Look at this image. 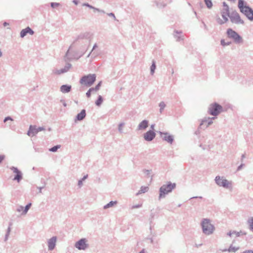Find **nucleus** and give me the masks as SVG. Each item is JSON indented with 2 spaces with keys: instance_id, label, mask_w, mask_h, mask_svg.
<instances>
[{
  "instance_id": "1",
  "label": "nucleus",
  "mask_w": 253,
  "mask_h": 253,
  "mask_svg": "<svg viewBox=\"0 0 253 253\" xmlns=\"http://www.w3.org/2000/svg\"><path fill=\"white\" fill-rule=\"evenodd\" d=\"M238 7L240 12L251 21H253V9L244 0H238Z\"/></svg>"
},
{
  "instance_id": "2",
  "label": "nucleus",
  "mask_w": 253,
  "mask_h": 253,
  "mask_svg": "<svg viewBox=\"0 0 253 253\" xmlns=\"http://www.w3.org/2000/svg\"><path fill=\"white\" fill-rule=\"evenodd\" d=\"M175 183L168 181L166 184H163L159 189V199L165 197L166 195L171 193L176 188Z\"/></svg>"
},
{
  "instance_id": "3",
  "label": "nucleus",
  "mask_w": 253,
  "mask_h": 253,
  "mask_svg": "<svg viewBox=\"0 0 253 253\" xmlns=\"http://www.w3.org/2000/svg\"><path fill=\"white\" fill-rule=\"evenodd\" d=\"M203 232L206 235L211 234L214 230V226L211 224L210 220L208 218H204L201 222Z\"/></svg>"
},
{
  "instance_id": "4",
  "label": "nucleus",
  "mask_w": 253,
  "mask_h": 253,
  "mask_svg": "<svg viewBox=\"0 0 253 253\" xmlns=\"http://www.w3.org/2000/svg\"><path fill=\"white\" fill-rule=\"evenodd\" d=\"M227 36L229 39H232L236 44H240L243 42L242 37L235 31L231 28H228L226 31Z\"/></svg>"
},
{
  "instance_id": "5",
  "label": "nucleus",
  "mask_w": 253,
  "mask_h": 253,
  "mask_svg": "<svg viewBox=\"0 0 253 253\" xmlns=\"http://www.w3.org/2000/svg\"><path fill=\"white\" fill-rule=\"evenodd\" d=\"M96 76L95 74H88L83 76L80 80V83L87 87L91 86L96 81Z\"/></svg>"
},
{
  "instance_id": "6",
  "label": "nucleus",
  "mask_w": 253,
  "mask_h": 253,
  "mask_svg": "<svg viewBox=\"0 0 253 253\" xmlns=\"http://www.w3.org/2000/svg\"><path fill=\"white\" fill-rule=\"evenodd\" d=\"M222 111V106L216 102H214L210 105L208 112L211 116H216L218 115Z\"/></svg>"
},
{
  "instance_id": "7",
  "label": "nucleus",
  "mask_w": 253,
  "mask_h": 253,
  "mask_svg": "<svg viewBox=\"0 0 253 253\" xmlns=\"http://www.w3.org/2000/svg\"><path fill=\"white\" fill-rule=\"evenodd\" d=\"M230 21L236 24H244V21L240 17V14L236 10L233 11L229 16Z\"/></svg>"
},
{
  "instance_id": "8",
  "label": "nucleus",
  "mask_w": 253,
  "mask_h": 253,
  "mask_svg": "<svg viewBox=\"0 0 253 253\" xmlns=\"http://www.w3.org/2000/svg\"><path fill=\"white\" fill-rule=\"evenodd\" d=\"M44 130H45V128L43 126L37 127L36 126L30 125L27 134L28 136L32 137L39 132Z\"/></svg>"
},
{
  "instance_id": "9",
  "label": "nucleus",
  "mask_w": 253,
  "mask_h": 253,
  "mask_svg": "<svg viewBox=\"0 0 253 253\" xmlns=\"http://www.w3.org/2000/svg\"><path fill=\"white\" fill-rule=\"evenodd\" d=\"M215 183L219 186H221L225 188H228L229 187L230 183L226 179H222L220 176H216L215 178Z\"/></svg>"
},
{
  "instance_id": "10",
  "label": "nucleus",
  "mask_w": 253,
  "mask_h": 253,
  "mask_svg": "<svg viewBox=\"0 0 253 253\" xmlns=\"http://www.w3.org/2000/svg\"><path fill=\"white\" fill-rule=\"evenodd\" d=\"M10 169L12 170L14 173H15L13 180L17 181V182H19L23 178V174L22 172L18 169L17 167L13 166L10 167Z\"/></svg>"
},
{
  "instance_id": "11",
  "label": "nucleus",
  "mask_w": 253,
  "mask_h": 253,
  "mask_svg": "<svg viewBox=\"0 0 253 253\" xmlns=\"http://www.w3.org/2000/svg\"><path fill=\"white\" fill-rule=\"evenodd\" d=\"M86 242V239L82 238L76 243L75 246L79 250H84L88 246Z\"/></svg>"
},
{
  "instance_id": "12",
  "label": "nucleus",
  "mask_w": 253,
  "mask_h": 253,
  "mask_svg": "<svg viewBox=\"0 0 253 253\" xmlns=\"http://www.w3.org/2000/svg\"><path fill=\"white\" fill-rule=\"evenodd\" d=\"M159 132L163 140L166 141L170 144H172L173 142L174 138L172 135L169 134L167 132L159 131Z\"/></svg>"
},
{
  "instance_id": "13",
  "label": "nucleus",
  "mask_w": 253,
  "mask_h": 253,
  "mask_svg": "<svg viewBox=\"0 0 253 253\" xmlns=\"http://www.w3.org/2000/svg\"><path fill=\"white\" fill-rule=\"evenodd\" d=\"M156 133L154 130H149L143 134V137L145 140L150 142L152 141L156 137Z\"/></svg>"
},
{
  "instance_id": "14",
  "label": "nucleus",
  "mask_w": 253,
  "mask_h": 253,
  "mask_svg": "<svg viewBox=\"0 0 253 253\" xmlns=\"http://www.w3.org/2000/svg\"><path fill=\"white\" fill-rule=\"evenodd\" d=\"M57 238L53 236L48 241V247L49 251H52L55 247Z\"/></svg>"
},
{
  "instance_id": "15",
  "label": "nucleus",
  "mask_w": 253,
  "mask_h": 253,
  "mask_svg": "<svg viewBox=\"0 0 253 253\" xmlns=\"http://www.w3.org/2000/svg\"><path fill=\"white\" fill-rule=\"evenodd\" d=\"M27 34L33 35L34 34V32L30 27H27L21 30L20 32V37L23 38L26 36Z\"/></svg>"
},
{
  "instance_id": "16",
  "label": "nucleus",
  "mask_w": 253,
  "mask_h": 253,
  "mask_svg": "<svg viewBox=\"0 0 253 253\" xmlns=\"http://www.w3.org/2000/svg\"><path fill=\"white\" fill-rule=\"evenodd\" d=\"M86 115V110L85 109H83L81 110L80 113H78L75 119V121H83Z\"/></svg>"
},
{
  "instance_id": "17",
  "label": "nucleus",
  "mask_w": 253,
  "mask_h": 253,
  "mask_svg": "<svg viewBox=\"0 0 253 253\" xmlns=\"http://www.w3.org/2000/svg\"><path fill=\"white\" fill-rule=\"evenodd\" d=\"M215 117H212L211 118H208V119H205L202 120L201 122L200 126H204L205 124L206 125V128L209 126L210 125L212 124V120L214 119Z\"/></svg>"
},
{
  "instance_id": "18",
  "label": "nucleus",
  "mask_w": 253,
  "mask_h": 253,
  "mask_svg": "<svg viewBox=\"0 0 253 253\" xmlns=\"http://www.w3.org/2000/svg\"><path fill=\"white\" fill-rule=\"evenodd\" d=\"M148 121L144 120L139 123L137 128L138 130H144L148 126Z\"/></svg>"
},
{
  "instance_id": "19",
  "label": "nucleus",
  "mask_w": 253,
  "mask_h": 253,
  "mask_svg": "<svg viewBox=\"0 0 253 253\" xmlns=\"http://www.w3.org/2000/svg\"><path fill=\"white\" fill-rule=\"evenodd\" d=\"M60 91L63 93H68L72 89V86L69 84H63L60 86Z\"/></svg>"
},
{
  "instance_id": "20",
  "label": "nucleus",
  "mask_w": 253,
  "mask_h": 253,
  "mask_svg": "<svg viewBox=\"0 0 253 253\" xmlns=\"http://www.w3.org/2000/svg\"><path fill=\"white\" fill-rule=\"evenodd\" d=\"M182 33V31H178L176 30L174 31L173 37L176 39V42H180L183 40V37L177 35V34H181Z\"/></svg>"
},
{
  "instance_id": "21",
  "label": "nucleus",
  "mask_w": 253,
  "mask_h": 253,
  "mask_svg": "<svg viewBox=\"0 0 253 253\" xmlns=\"http://www.w3.org/2000/svg\"><path fill=\"white\" fill-rule=\"evenodd\" d=\"M71 48V45L69 47L68 50H67V51L66 52V54H65V57H67L68 59H75L76 60H78L80 57H81L84 54V52H83L82 54H81L80 55H79V56L78 57H75V56H72L71 57H69V53H70V52H69V50L70 49V48Z\"/></svg>"
},
{
  "instance_id": "22",
  "label": "nucleus",
  "mask_w": 253,
  "mask_h": 253,
  "mask_svg": "<svg viewBox=\"0 0 253 253\" xmlns=\"http://www.w3.org/2000/svg\"><path fill=\"white\" fill-rule=\"evenodd\" d=\"M239 249V247H233L232 245H231L229 247V248L228 249H224L222 250L223 252H233L235 253Z\"/></svg>"
},
{
  "instance_id": "23",
  "label": "nucleus",
  "mask_w": 253,
  "mask_h": 253,
  "mask_svg": "<svg viewBox=\"0 0 253 253\" xmlns=\"http://www.w3.org/2000/svg\"><path fill=\"white\" fill-rule=\"evenodd\" d=\"M103 101V97L101 95H98L97 99L95 101V104L97 106L99 107L102 104Z\"/></svg>"
},
{
  "instance_id": "24",
  "label": "nucleus",
  "mask_w": 253,
  "mask_h": 253,
  "mask_svg": "<svg viewBox=\"0 0 253 253\" xmlns=\"http://www.w3.org/2000/svg\"><path fill=\"white\" fill-rule=\"evenodd\" d=\"M71 67H72L71 64H70L69 63H67L66 64L64 67L63 68L61 69V72H63V73H65L68 72L69 71V70L70 69V68H71Z\"/></svg>"
},
{
  "instance_id": "25",
  "label": "nucleus",
  "mask_w": 253,
  "mask_h": 253,
  "mask_svg": "<svg viewBox=\"0 0 253 253\" xmlns=\"http://www.w3.org/2000/svg\"><path fill=\"white\" fill-rule=\"evenodd\" d=\"M148 189L149 187L148 186H141L136 195H138L142 193H145L148 191Z\"/></svg>"
},
{
  "instance_id": "26",
  "label": "nucleus",
  "mask_w": 253,
  "mask_h": 253,
  "mask_svg": "<svg viewBox=\"0 0 253 253\" xmlns=\"http://www.w3.org/2000/svg\"><path fill=\"white\" fill-rule=\"evenodd\" d=\"M156 68V62L153 60L152 65L150 67V74L153 75L155 72V70Z\"/></svg>"
},
{
  "instance_id": "27",
  "label": "nucleus",
  "mask_w": 253,
  "mask_h": 253,
  "mask_svg": "<svg viewBox=\"0 0 253 253\" xmlns=\"http://www.w3.org/2000/svg\"><path fill=\"white\" fill-rule=\"evenodd\" d=\"M31 206H32L31 203H29L28 204H27L23 211L22 214L23 215V214H26L27 213L28 211H29V210L30 209V208H31Z\"/></svg>"
},
{
  "instance_id": "28",
  "label": "nucleus",
  "mask_w": 253,
  "mask_h": 253,
  "mask_svg": "<svg viewBox=\"0 0 253 253\" xmlns=\"http://www.w3.org/2000/svg\"><path fill=\"white\" fill-rule=\"evenodd\" d=\"M116 204H117V201H111L109 203H108L107 204L105 205L104 206L103 208H104V209H107L109 208L110 207H112L114 205H115Z\"/></svg>"
},
{
  "instance_id": "29",
  "label": "nucleus",
  "mask_w": 253,
  "mask_h": 253,
  "mask_svg": "<svg viewBox=\"0 0 253 253\" xmlns=\"http://www.w3.org/2000/svg\"><path fill=\"white\" fill-rule=\"evenodd\" d=\"M204 2L208 9H211L212 8L213 4L211 0H205Z\"/></svg>"
},
{
  "instance_id": "30",
  "label": "nucleus",
  "mask_w": 253,
  "mask_h": 253,
  "mask_svg": "<svg viewBox=\"0 0 253 253\" xmlns=\"http://www.w3.org/2000/svg\"><path fill=\"white\" fill-rule=\"evenodd\" d=\"M102 82L100 81L94 87H91V89H92V90L93 91H97L100 88V86L102 85Z\"/></svg>"
},
{
  "instance_id": "31",
  "label": "nucleus",
  "mask_w": 253,
  "mask_h": 253,
  "mask_svg": "<svg viewBox=\"0 0 253 253\" xmlns=\"http://www.w3.org/2000/svg\"><path fill=\"white\" fill-rule=\"evenodd\" d=\"M248 222L249 225V229L253 232V217L249 218Z\"/></svg>"
},
{
  "instance_id": "32",
  "label": "nucleus",
  "mask_w": 253,
  "mask_h": 253,
  "mask_svg": "<svg viewBox=\"0 0 253 253\" xmlns=\"http://www.w3.org/2000/svg\"><path fill=\"white\" fill-rule=\"evenodd\" d=\"M166 106V105L164 101H161L159 104V106L160 107V112L161 113H162V112H163L164 109L165 108Z\"/></svg>"
},
{
  "instance_id": "33",
  "label": "nucleus",
  "mask_w": 253,
  "mask_h": 253,
  "mask_svg": "<svg viewBox=\"0 0 253 253\" xmlns=\"http://www.w3.org/2000/svg\"><path fill=\"white\" fill-rule=\"evenodd\" d=\"M61 147V145H56L55 146H54L53 147H52L51 148L49 149V151L52 152H56L58 149H59Z\"/></svg>"
},
{
  "instance_id": "34",
  "label": "nucleus",
  "mask_w": 253,
  "mask_h": 253,
  "mask_svg": "<svg viewBox=\"0 0 253 253\" xmlns=\"http://www.w3.org/2000/svg\"><path fill=\"white\" fill-rule=\"evenodd\" d=\"M84 39H90L92 36V34L89 32H85L82 34Z\"/></svg>"
},
{
  "instance_id": "35",
  "label": "nucleus",
  "mask_w": 253,
  "mask_h": 253,
  "mask_svg": "<svg viewBox=\"0 0 253 253\" xmlns=\"http://www.w3.org/2000/svg\"><path fill=\"white\" fill-rule=\"evenodd\" d=\"M88 177V175L86 174L83 176L82 178L78 181V185L79 187H81L83 185V181L85 180Z\"/></svg>"
},
{
  "instance_id": "36",
  "label": "nucleus",
  "mask_w": 253,
  "mask_h": 253,
  "mask_svg": "<svg viewBox=\"0 0 253 253\" xmlns=\"http://www.w3.org/2000/svg\"><path fill=\"white\" fill-rule=\"evenodd\" d=\"M220 43L222 46H225L230 45L231 44V42H225V41L224 39H221L220 41Z\"/></svg>"
},
{
  "instance_id": "37",
  "label": "nucleus",
  "mask_w": 253,
  "mask_h": 253,
  "mask_svg": "<svg viewBox=\"0 0 253 253\" xmlns=\"http://www.w3.org/2000/svg\"><path fill=\"white\" fill-rule=\"evenodd\" d=\"M143 172L145 173V174L147 177H149L150 175L151 172H152V170L144 169H143Z\"/></svg>"
},
{
  "instance_id": "38",
  "label": "nucleus",
  "mask_w": 253,
  "mask_h": 253,
  "mask_svg": "<svg viewBox=\"0 0 253 253\" xmlns=\"http://www.w3.org/2000/svg\"><path fill=\"white\" fill-rule=\"evenodd\" d=\"M233 234H235L236 237H240L241 235H246V233L242 231H240V232L233 231Z\"/></svg>"
},
{
  "instance_id": "39",
  "label": "nucleus",
  "mask_w": 253,
  "mask_h": 253,
  "mask_svg": "<svg viewBox=\"0 0 253 253\" xmlns=\"http://www.w3.org/2000/svg\"><path fill=\"white\" fill-rule=\"evenodd\" d=\"M155 2H156L157 6L159 8H163V7H165L166 5V4L165 3H164V2H163L162 3H159V2L156 1Z\"/></svg>"
},
{
  "instance_id": "40",
  "label": "nucleus",
  "mask_w": 253,
  "mask_h": 253,
  "mask_svg": "<svg viewBox=\"0 0 253 253\" xmlns=\"http://www.w3.org/2000/svg\"><path fill=\"white\" fill-rule=\"evenodd\" d=\"M222 12H224L225 14H226L228 17L231 15L229 12V6H227V8H223V11Z\"/></svg>"
},
{
  "instance_id": "41",
  "label": "nucleus",
  "mask_w": 253,
  "mask_h": 253,
  "mask_svg": "<svg viewBox=\"0 0 253 253\" xmlns=\"http://www.w3.org/2000/svg\"><path fill=\"white\" fill-rule=\"evenodd\" d=\"M50 6L52 8H54L60 5L59 3L52 2L50 3Z\"/></svg>"
},
{
  "instance_id": "42",
  "label": "nucleus",
  "mask_w": 253,
  "mask_h": 253,
  "mask_svg": "<svg viewBox=\"0 0 253 253\" xmlns=\"http://www.w3.org/2000/svg\"><path fill=\"white\" fill-rule=\"evenodd\" d=\"M221 16L224 20V22H226L228 20V18L226 16H227L226 14H225V12H221Z\"/></svg>"
},
{
  "instance_id": "43",
  "label": "nucleus",
  "mask_w": 253,
  "mask_h": 253,
  "mask_svg": "<svg viewBox=\"0 0 253 253\" xmlns=\"http://www.w3.org/2000/svg\"><path fill=\"white\" fill-rule=\"evenodd\" d=\"M125 125L124 123H121L118 126V130L120 132L122 133L123 132L122 127Z\"/></svg>"
},
{
  "instance_id": "44",
  "label": "nucleus",
  "mask_w": 253,
  "mask_h": 253,
  "mask_svg": "<svg viewBox=\"0 0 253 253\" xmlns=\"http://www.w3.org/2000/svg\"><path fill=\"white\" fill-rule=\"evenodd\" d=\"M82 39H84V37H83V35L82 34H80L78 37L77 38V39L74 41V43L77 42L78 41L80 40H82Z\"/></svg>"
},
{
  "instance_id": "45",
  "label": "nucleus",
  "mask_w": 253,
  "mask_h": 253,
  "mask_svg": "<svg viewBox=\"0 0 253 253\" xmlns=\"http://www.w3.org/2000/svg\"><path fill=\"white\" fill-rule=\"evenodd\" d=\"M92 89L89 88L88 91L86 92V96L87 98H89L91 96V92H93Z\"/></svg>"
},
{
  "instance_id": "46",
  "label": "nucleus",
  "mask_w": 253,
  "mask_h": 253,
  "mask_svg": "<svg viewBox=\"0 0 253 253\" xmlns=\"http://www.w3.org/2000/svg\"><path fill=\"white\" fill-rule=\"evenodd\" d=\"M97 47H98L97 44V43H95L93 45V47H92V49L91 51L89 52V53L88 54V55L87 56V57H88L90 55V54H91V52L93 51V50H94L96 48H97Z\"/></svg>"
},
{
  "instance_id": "47",
  "label": "nucleus",
  "mask_w": 253,
  "mask_h": 253,
  "mask_svg": "<svg viewBox=\"0 0 253 253\" xmlns=\"http://www.w3.org/2000/svg\"><path fill=\"white\" fill-rule=\"evenodd\" d=\"M61 69L60 70H55L53 71V73L55 74H57V75L63 74V73L61 72Z\"/></svg>"
},
{
  "instance_id": "48",
  "label": "nucleus",
  "mask_w": 253,
  "mask_h": 253,
  "mask_svg": "<svg viewBox=\"0 0 253 253\" xmlns=\"http://www.w3.org/2000/svg\"><path fill=\"white\" fill-rule=\"evenodd\" d=\"M92 9H93L94 11L95 12V11H98V12H102L103 13H104L105 12L104 10H101L99 8H96L95 7L93 6V8H92Z\"/></svg>"
},
{
  "instance_id": "49",
  "label": "nucleus",
  "mask_w": 253,
  "mask_h": 253,
  "mask_svg": "<svg viewBox=\"0 0 253 253\" xmlns=\"http://www.w3.org/2000/svg\"><path fill=\"white\" fill-rule=\"evenodd\" d=\"M24 207L22 206H19L17 209H16V211H18V212H20L21 211H23V210H24Z\"/></svg>"
},
{
  "instance_id": "50",
  "label": "nucleus",
  "mask_w": 253,
  "mask_h": 253,
  "mask_svg": "<svg viewBox=\"0 0 253 253\" xmlns=\"http://www.w3.org/2000/svg\"><path fill=\"white\" fill-rule=\"evenodd\" d=\"M83 5L88 7L90 9L93 8V6L89 4L88 3H84Z\"/></svg>"
},
{
  "instance_id": "51",
  "label": "nucleus",
  "mask_w": 253,
  "mask_h": 253,
  "mask_svg": "<svg viewBox=\"0 0 253 253\" xmlns=\"http://www.w3.org/2000/svg\"><path fill=\"white\" fill-rule=\"evenodd\" d=\"M8 120L12 121L13 119L11 117L7 116L4 118L3 121H4V122H6V121H7Z\"/></svg>"
},
{
  "instance_id": "52",
  "label": "nucleus",
  "mask_w": 253,
  "mask_h": 253,
  "mask_svg": "<svg viewBox=\"0 0 253 253\" xmlns=\"http://www.w3.org/2000/svg\"><path fill=\"white\" fill-rule=\"evenodd\" d=\"M217 23L220 24V25H222L225 22L222 20H221L220 18H218L217 20Z\"/></svg>"
},
{
  "instance_id": "53",
  "label": "nucleus",
  "mask_w": 253,
  "mask_h": 253,
  "mask_svg": "<svg viewBox=\"0 0 253 253\" xmlns=\"http://www.w3.org/2000/svg\"><path fill=\"white\" fill-rule=\"evenodd\" d=\"M141 206H142V204H138V205H133V206L132 207V209H137V208H140Z\"/></svg>"
},
{
  "instance_id": "54",
  "label": "nucleus",
  "mask_w": 253,
  "mask_h": 253,
  "mask_svg": "<svg viewBox=\"0 0 253 253\" xmlns=\"http://www.w3.org/2000/svg\"><path fill=\"white\" fill-rule=\"evenodd\" d=\"M245 166V165L243 163H242L240 166H239L237 169V171L240 170L242 168Z\"/></svg>"
},
{
  "instance_id": "55",
  "label": "nucleus",
  "mask_w": 253,
  "mask_h": 253,
  "mask_svg": "<svg viewBox=\"0 0 253 253\" xmlns=\"http://www.w3.org/2000/svg\"><path fill=\"white\" fill-rule=\"evenodd\" d=\"M5 156L4 155H0V164L4 160Z\"/></svg>"
},
{
  "instance_id": "56",
  "label": "nucleus",
  "mask_w": 253,
  "mask_h": 253,
  "mask_svg": "<svg viewBox=\"0 0 253 253\" xmlns=\"http://www.w3.org/2000/svg\"><path fill=\"white\" fill-rule=\"evenodd\" d=\"M45 183H44V185L42 187H38L37 188L39 189V193H42V190L44 188L45 186Z\"/></svg>"
},
{
  "instance_id": "57",
  "label": "nucleus",
  "mask_w": 253,
  "mask_h": 253,
  "mask_svg": "<svg viewBox=\"0 0 253 253\" xmlns=\"http://www.w3.org/2000/svg\"><path fill=\"white\" fill-rule=\"evenodd\" d=\"M108 15L109 16H112V17H113L114 18V19H116L115 15V14H114L113 13L111 12V13H108Z\"/></svg>"
},
{
  "instance_id": "58",
  "label": "nucleus",
  "mask_w": 253,
  "mask_h": 253,
  "mask_svg": "<svg viewBox=\"0 0 253 253\" xmlns=\"http://www.w3.org/2000/svg\"><path fill=\"white\" fill-rule=\"evenodd\" d=\"M11 225V224H9V227H8L7 229V232L6 233H7V234H9V233L11 231V228L10 227V226Z\"/></svg>"
},
{
  "instance_id": "59",
  "label": "nucleus",
  "mask_w": 253,
  "mask_h": 253,
  "mask_svg": "<svg viewBox=\"0 0 253 253\" xmlns=\"http://www.w3.org/2000/svg\"><path fill=\"white\" fill-rule=\"evenodd\" d=\"M61 102L62 103L64 107H66L67 106V104L64 100H61Z\"/></svg>"
},
{
  "instance_id": "60",
  "label": "nucleus",
  "mask_w": 253,
  "mask_h": 253,
  "mask_svg": "<svg viewBox=\"0 0 253 253\" xmlns=\"http://www.w3.org/2000/svg\"><path fill=\"white\" fill-rule=\"evenodd\" d=\"M233 234V231H230L229 232L227 233V235L231 237V235Z\"/></svg>"
},
{
  "instance_id": "61",
  "label": "nucleus",
  "mask_w": 253,
  "mask_h": 253,
  "mask_svg": "<svg viewBox=\"0 0 253 253\" xmlns=\"http://www.w3.org/2000/svg\"><path fill=\"white\" fill-rule=\"evenodd\" d=\"M155 124H152L150 126V128L151 129L150 130H154V127H155Z\"/></svg>"
},
{
  "instance_id": "62",
  "label": "nucleus",
  "mask_w": 253,
  "mask_h": 253,
  "mask_svg": "<svg viewBox=\"0 0 253 253\" xmlns=\"http://www.w3.org/2000/svg\"><path fill=\"white\" fill-rule=\"evenodd\" d=\"M196 198H199V199H202L203 198V197H201V196H195V197H193L191 198L190 199H196Z\"/></svg>"
},
{
  "instance_id": "63",
  "label": "nucleus",
  "mask_w": 253,
  "mask_h": 253,
  "mask_svg": "<svg viewBox=\"0 0 253 253\" xmlns=\"http://www.w3.org/2000/svg\"><path fill=\"white\" fill-rule=\"evenodd\" d=\"M223 6L224 8H227V6H228V5L225 2H223Z\"/></svg>"
},
{
  "instance_id": "64",
  "label": "nucleus",
  "mask_w": 253,
  "mask_h": 253,
  "mask_svg": "<svg viewBox=\"0 0 253 253\" xmlns=\"http://www.w3.org/2000/svg\"><path fill=\"white\" fill-rule=\"evenodd\" d=\"M245 158V154H243L241 156V161L243 162V159Z\"/></svg>"
}]
</instances>
